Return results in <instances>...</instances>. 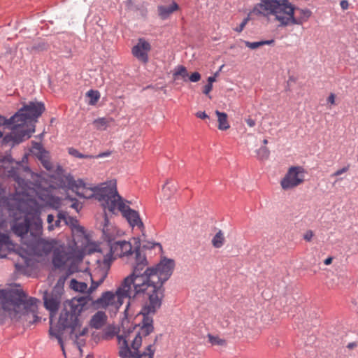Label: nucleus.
Here are the masks:
<instances>
[{"label":"nucleus","instance_id":"obj_1","mask_svg":"<svg viewBox=\"0 0 358 358\" xmlns=\"http://www.w3.org/2000/svg\"><path fill=\"white\" fill-rule=\"evenodd\" d=\"M147 265L145 255L137 249L136 264L130 275L134 281L136 294H141V296L147 299L140 314L146 316L145 331L148 334L152 329V317L162 306L164 296V284L171 276L176 264L173 259L163 257L155 266L146 267Z\"/></svg>","mask_w":358,"mask_h":358},{"label":"nucleus","instance_id":"obj_2","mask_svg":"<svg viewBox=\"0 0 358 358\" xmlns=\"http://www.w3.org/2000/svg\"><path fill=\"white\" fill-rule=\"evenodd\" d=\"M106 273L101 269H95L91 274V286L90 288L87 284L84 282H79L76 279L71 280V287L76 292L88 294L87 297L73 298L70 301H66L64 303L59 318L58 320L57 329H50V334L55 337L62 348L63 354L65 355V350L63 340L62 338V331L69 329H71V335H75L76 338L83 336L87 332V329H84L78 334L76 332L77 329H80V324L78 317L81 312L84 310V307L87 303V299L92 300L90 294L92 293L105 280Z\"/></svg>","mask_w":358,"mask_h":358},{"label":"nucleus","instance_id":"obj_3","mask_svg":"<svg viewBox=\"0 0 358 358\" xmlns=\"http://www.w3.org/2000/svg\"><path fill=\"white\" fill-rule=\"evenodd\" d=\"M35 186L33 189L23 187L22 194L30 197L29 200L33 203V206L26 212L22 220H17L13 226L15 234L21 238H24L29 231L32 238H37L43 234V222L40 217L41 205L38 201L55 209L59 208L62 204L61 199L54 195L55 187L52 185L47 188H43L40 185Z\"/></svg>","mask_w":358,"mask_h":358},{"label":"nucleus","instance_id":"obj_4","mask_svg":"<svg viewBox=\"0 0 358 358\" xmlns=\"http://www.w3.org/2000/svg\"><path fill=\"white\" fill-rule=\"evenodd\" d=\"M255 9L264 15H273L280 27L302 25L313 14L310 9L296 7L289 0H261Z\"/></svg>","mask_w":358,"mask_h":358},{"label":"nucleus","instance_id":"obj_5","mask_svg":"<svg viewBox=\"0 0 358 358\" xmlns=\"http://www.w3.org/2000/svg\"><path fill=\"white\" fill-rule=\"evenodd\" d=\"M40 301L35 297H27L22 289L10 290L5 297L2 307L10 319L24 320L28 325L41 321L38 315V303Z\"/></svg>","mask_w":358,"mask_h":358},{"label":"nucleus","instance_id":"obj_6","mask_svg":"<svg viewBox=\"0 0 358 358\" xmlns=\"http://www.w3.org/2000/svg\"><path fill=\"white\" fill-rule=\"evenodd\" d=\"M66 187L74 192L78 196L84 199L94 197L104 209H108L110 201L114 196H117V181L110 180L101 185V187H87L81 180H75L73 177L66 178Z\"/></svg>","mask_w":358,"mask_h":358},{"label":"nucleus","instance_id":"obj_7","mask_svg":"<svg viewBox=\"0 0 358 358\" xmlns=\"http://www.w3.org/2000/svg\"><path fill=\"white\" fill-rule=\"evenodd\" d=\"M143 320L141 323V329L139 332L135 334V336L132 341L131 343V348L134 350V352H132L128 345V342L130 340V334L133 331H129L128 334H123L121 335H117V341L118 344L120 345V350H119V356L120 358H131V357H136V358H153L154 353L155 351V349L154 348V344H150L148 345L145 351L143 353H139V348L141 346L142 344V337L148 336L150 333H152L154 330L153 327V322L151 323V326L152 327V329L149 331L148 334L146 333L145 329V317L146 316L145 315H142Z\"/></svg>","mask_w":358,"mask_h":358},{"label":"nucleus","instance_id":"obj_8","mask_svg":"<svg viewBox=\"0 0 358 358\" xmlns=\"http://www.w3.org/2000/svg\"><path fill=\"white\" fill-rule=\"evenodd\" d=\"M141 296V294H136L134 281L129 275L124 278L115 292H105L101 296L93 301L92 303L97 308H107L110 307L112 310L117 311L124 303L125 299H130L135 296Z\"/></svg>","mask_w":358,"mask_h":358},{"label":"nucleus","instance_id":"obj_9","mask_svg":"<svg viewBox=\"0 0 358 358\" xmlns=\"http://www.w3.org/2000/svg\"><path fill=\"white\" fill-rule=\"evenodd\" d=\"M13 117L14 115L8 119L0 115V142L2 145L14 147L30 138V132L21 130L18 120Z\"/></svg>","mask_w":358,"mask_h":358},{"label":"nucleus","instance_id":"obj_10","mask_svg":"<svg viewBox=\"0 0 358 358\" xmlns=\"http://www.w3.org/2000/svg\"><path fill=\"white\" fill-rule=\"evenodd\" d=\"M103 234L105 240L108 243L110 252L104 256L103 262L104 266L110 267L111 263L117 257H129L134 254L136 255V250L139 249L142 252L139 246H136L133 250V247L129 241L125 240H115L113 238L112 235L108 232V225L105 224L103 227Z\"/></svg>","mask_w":358,"mask_h":358},{"label":"nucleus","instance_id":"obj_11","mask_svg":"<svg viewBox=\"0 0 358 358\" xmlns=\"http://www.w3.org/2000/svg\"><path fill=\"white\" fill-rule=\"evenodd\" d=\"M45 110L44 104L41 102L30 101L24 104L23 107L19 109L14 114L13 119L18 120V125L21 130H25L30 132V137L34 132V127L29 128L28 123L36 121Z\"/></svg>","mask_w":358,"mask_h":358},{"label":"nucleus","instance_id":"obj_12","mask_svg":"<svg viewBox=\"0 0 358 358\" xmlns=\"http://www.w3.org/2000/svg\"><path fill=\"white\" fill-rule=\"evenodd\" d=\"M127 203H129L128 201L123 199L117 193V196H114L113 200L110 201L108 210L112 213H115L116 210L120 212L132 229L136 227L143 233L145 226L140 217L138 212L131 209Z\"/></svg>","mask_w":358,"mask_h":358},{"label":"nucleus","instance_id":"obj_13","mask_svg":"<svg viewBox=\"0 0 358 358\" xmlns=\"http://www.w3.org/2000/svg\"><path fill=\"white\" fill-rule=\"evenodd\" d=\"M306 171L303 166H292L280 181V185L284 190L296 187L305 181Z\"/></svg>","mask_w":358,"mask_h":358},{"label":"nucleus","instance_id":"obj_14","mask_svg":"<svg viewBox=\"0 0 358 358\" xmlns=\"http://www.w3.org/2000/svg\"><path fill=\"white\" fill-rule=\"evenodd\" d=\"M41 236L32 238L31 241L26 243L27 246L39 256L50 254L56 247L59 246V243L62 241L56 238H43Z\"/></svg>","mask_w":358,"mask_h":358},{"label":"nucleus","instance_id":"obj_15","mask_svg":"<svg viewBox=\"0 0 358 358\" xmlns=\"http://www.w3.org/2000/svg\"><path fill=\"white\" fill-rule=\"evenodd\" d=\"M151 49V45L147 40L139 38L137 43L131 48V54L138 61L146 64L149 62V52Z\"/></svg>","mask_w":358,"mask_h":358},{"label":"nucleus","instance_id":"obj_16","mask_svg":"<svg viewBox=\"0 0 358 358\" xmlns=\"http://www.w3.org/2000/svg\"><path fill=\"white\" fill-rule=\"evenodd\" d=\"M52 252V264L56 268L62 267L70 259L69 253L66 251L65 244L62 241L59 243V246L56 247Z\"/></svg>","mask_w":358,"mask_h":358},{"label":"nucleus","instance_id":"obj_17","mask_svg":"<svg viewBox=\"0 0 358 358\" xmlns=\"http://www.w3.org/2000/svg\"><path fill=\"white\" fill-rule=\"evenodd\" d=\"M61 303L60 297L53 294L45 295L44 306L50 312V315L56 314Z\"/></svg>","mask_w":358,"mask_h":358},{"label":"nucleus","instance_id":"obj_18","mask_svg":"<svg viewBox=\"0 0 358 358\" xmlns=\"http://www.w3.org/2000/svg\"><path fill=\"white\" fill-rule=\"evenodd\" d=\"M179 9V6L178 3L175 1H173L172 3L169 6H158V13L159 17L162 20L167 19L171 13L178 10Z\"/></svg>","mask_w":358,"mask_h":358},{"label":"nucleus","instance_id":"obj_19","mask_svg":"<svg viewBox=\"0 0 358 358\" xmlns=\"http://www.w3.org/2000/svg\"><path fill=\"white\" fill-rule=\"evenodd\" d=\"M107 316L105 313L98 311L91 319L90 324L92 327L99 329H101L106 323Z\"/></svg>","mask_w":358,"mask_h":358},{"label":"nucleus","instance_id":"obj_20","mask_svg":"<svg viewBox=\"0 0 358 358\" xmlns=\"http://www.w3.org/2000/svg\"><path fill=\"white\" fill-rule=\"evenodd\" d=\"M215 114L217 117L218 129L222 131L227 130L230 127V124L228 122L227 114L224 112H220L215 110Z\"/></svg>","mask_w":358,"mask_h":358},{"label":"nucleus","instance_id":"obj_21","mask_svg":"<svg viewBox=\"0 0 358 358\" xmlns=\"http://www.w3.org/2000/svg\"><path fill=\"white\" fill-rule=\"evenodd\" d=\"M113 121L112 117H99L93 121V125L97 130H106L108 126V124Z\"/></svg>","mask_w":358,"mask_h":358},{"label":"nucleus","instance_id":"obj_22","mask_svg":"<svg viewBox=\"0 0 358 358\" xmlns=\"http://www.w3.org/2000/svg\"><path fill=\"white\" fill-rule=\"evenodd\" d=\"M275 41L273 39L271 40H266L261 41L257 42H250V41H244L245 46L250 49H256L264 45H271L274 43Z\"/></svg>","mask_w":358,"mask_h":358},{"label":"nucleus","instance_id":"obj_23","mask_svg":"<svg viewBox=\"0 0 358 358\" xmlns=\"http://www.w3.org/2000/svg\"><path fill=\"white\" fill-rule=\"evenodd\" d=\"M224 243V236L221 230L214 236L212 239V244L215 248H220Z\"/></svg>","mask_w":358,"mask_h":358},{"label":"nucleus","instance_id":"obj_24","mask_svg":"<svg viewBox=\"0 0 358 358\" xmlns=\"http://www.w3.org/2000/svg\"><path fill=\"white\" fill-rule=\"evenodd\" d=\"M48 152H46L45 150H43L40 152V155L38 156V159L41 161L43 166L47 170H50L52 166H51L50 162L48 159Z\"/></svg>","mask_w":358,"mask_h":358},{"label":"nucleus","instance_id":"obj_25","mask_svg":"<svg viewBox=\"0 0 358 358\" xmlns=\"http://www.w3.org/2000/svg\"><path fill=\"white\" fill-rule=\"evenodd\" d=\"M87 96L90 99V104L94 105L100 98V94L97 90H90L87 92Z\"/></svg>","mask_w":358,"mask_h":358},{"label":"nucleus","instance_id":"obj_26","mask_svg":"<svg viewBox=\"0 0 358 358\" xmlns=\"http://www.w3.org/2000/svg\"><path fill=\"white\" fill-rule=\"evenodd\" d=\"M68 152L70 155L79 159H91L93 157L91 155L80 153L77 149L74 148H68Z\"/></svg>","mask_w":358,"mask_h":358},{"label":"nucleus","instance_id":"obj_27","mask_svg":"<svg viewBox=\"0 0 358 358\" xmlns=\"http://www.w3.org/2000/svg\"><path fill=\"white\" fill-rule=\"evenodd\" d=\"M187 76V71L184 66L180 65L175 69V71L173 73L174 79H177L178 76H181L182 78H185Z\"/></svg>","mask_w":358,"mask_h":358},{"label":"nucleus","instance_id":"obj_28","mask_svg":"<svg viewBox=\"0 0 358 358\" xmlns=\"http://www.w3.org/2000/svg\"><path fill=\"white\" fill-rule=\"evenodd\" d=\"M208 338L209 342L213 345H226V341L224 339H222L219 338L218 336H215L211 334H208Z\"/></svg>","mask_w":358,"mask_h":358},{"label":"nucleus","instance_id":"obj_29","mask_svg":"<svg viewBox=\"0 0 358 358\" xmlns=\"http://www.w3.org/2000/svg\"><path fill=\"white\" fill-rule=\"evenodd\" d=\"M257 155H258V157L260 159H266L268 158L269 155H270V151L266 147L264 146V147L260 148L257 150Z\"/></svg>","mask_w":358,"mask_h":358},{"label":"nucleus","instance_id":"obj_30","mask_svg":"<svg viewBox=\"0 0 358 358\" xmlns=\"http://www.w3.org/2000/svg\"><path fill=\"white\" fill-rule=\"evenodd\" d=\"M159 247V250H162V246L161 245L160 243H153V242H147L145 243H144L142 246V248L143 249H148V250H150V249H152L154 248L155 247Z\"/></svg>","mask_w":358,"mask_h":358},{"label":"nucleus","instance_id":"obj_31","mask_svg":"<svg viewBox=\"0 0 358 358\" xmlns=\"http://www.w3.org/2000/svg\"><path fill=\"white\" fill-rule=\"evenodd\" d=\"M48 48V45L46 43L41 42L32 47V50L36 51H43Z\"/></svg>","mask_w":358,"mask_h":358},{"label":"nucleus","instance_id":"obj_32","mask_svg":"<svg viewBox=\"0 0 358 358\" xmlns=\"http://www.w3.org/2000/svg\"><path fill=\"white\" fill-rule=\"evenodd\" d=\"M13 159L10 155V154H6L3 156H0V162L1 164H11Z\"/></svg>","mask_w":358,"mask_h":358},{"label":"nucleus","instance_id":"obj_33","mask_svg":"<svg viewBox=\"0 0 358 358\" xmlns=\"http://www.w3.org/2000/svg\"><path fill=\"white\" fill-rule=\"evenodd\" d=\"M78 221L76 217H71L69 215L67 218V221L65 223V225L71 226V227H76L78 225Z\"/></svg>","mask_w":358,"mask_h":358},{"label":"nucleus","instance_id":"obj_34","mask_svg":"<svg viewBox=\"0 0 358 358\" xmlns=\"http://www.w3.org/2000/svg\"><path fill=\"white\" fill-rule=\"evenodd\" d=\"M57 217L61 222H64V223L65 224L66 222L67 221L69 215L66 211L59 210Z\"/></svg>","mask_w":358,"mask_h":358},{"label":"nucleus","instance_id":"obj_35","mask_svg":"<svg viewBox=\"0 0 358 358\" xmlns=\"http://www.w3.org/2000/svg\"><path fill=\"white\" fill-rule=\"evenodd\" d=\"M57 217L61 222H64V223L65 224L66 222L67 221L69 215L66 211L59 210Z\"/></svg>","mask_w":358,"mask_h":358},{"label":"nucleus","instance_id":"obj_36","mask_svg":"<svg viewBox=\"0 0 358 358\" xmlns=\"http://www.w3.org/2000/svg\"><path fill=\"white\" fill-rule=\"evenodd\" d=\"M55 222V216L52 214H49L47 217V222L48 224V229L51 231L53 230V223Z\"/></svg>","mask_w":358,"mask_h":358},{"label":"nucleus","instance_id":"obj_37","mask_svg":"<svg viewBox=\"0 0 358 358\" xmlns=\"http://www.w3.org/2000/svg\"><path fill=\"white\" fill-rule=\"evenodd\" d=\"M248 21H249L248 17L244 18L243 20L242 21V22L239 24V26L236 27L234 29V31H236V32H238V33L241 32L243 30V29L245 28V27L247 24Z\"/></svg>","mask_w":358,"mask_h":358},{"label":"nucleus","instance_id":"obj_38","mask_svg":"<svg viewBox=\"0 0 358 358\" xmlns=\"http://www.w3.org/2000/svg\"><path fill=\"white\" fill-rule=\"evenodd\" d=\"M350 169V165H347L344 167H343L342 169H338L336 171H335L332 175L331 176L334 177V176H341V174L347 172Z\"/></svg>","mask_w":358,"mask_h":358},{"label":"nucleus","instance_id":"obj_39","mask_svg":"<svg viewBox=\"0 0 358 358\" xmlns=\"http://www.w3.org/2000/svg\"><path fill=\"white\" fill-rule=\"evenodd\" d=\"M201 79V75L199 72H194L192 73L189 76V80L191 82H198Z\"/></svg>","mask_w":358,"mask_h":358},{"label":"nucleus","instance_id":"obj_40","mask_svg":"<svg viewBox=\"0 0 358 358\" xmlns=\"http://www.w3.org/2000/svg\"><path fill=\"white\" fill-rule=\"evenodd\" d=\"M313 231L311 230H308L307 231L305 234L303 235V238L304 240H306V241H310L311 239L313 238Z\"/></svg>","mask_w":358,"mask_h":358},{"label":"nucleus","instance_id":"obj_41","mask_svg":"<svg viewBox=\"0 0 358 358\" xmlns=\"http://www.w3.org/2000/svg\"><path fill=\"white\" fill-rule=\"evenodd\" d=\"M196 117L202 120L209 118L208 115L206 113L205 111H198L196 113Z\"/></svg>","mask_w":358,"mask_h":358},{"label":"nucleus","instance_id":"obj_42","mask_svg":"<svg viewBox=\"0 0 358 358\" xmlns=\"http://www.w3.org/2000/svg\"><path fill=\"white\" fill-rule=\"evenodd\" d=\"M212 89H213V85H211V84H206L203 87V93L205 94L206 95H208L209 93L210 92V91L212 90Z\"/></svg>","mask_w":358,"mask_h":358},{"label":"nucleus","instance_id":"obj_43","mask_svg":"<svg viewBox=\"0 0 358 358\" xmlns=\"http://www.w3.org/2000/svg\"><path fill=\"white\" fill-rule=\"evenodd\" d=\"M335 99H336V95L334 93H331L327 99V103H330L331 105H334L335 104Z\"/></svg>","mask_w":358,"mask_h":358},{"label":"nucleus","instance_id":"obj_44","mask_svg":"<svg viewBox=\"0 0 358 358\" xmlns=\"http://www.w3.org/2000/svg\"><path fill=\"white\" fill-rule=\"evenodd\" d=\"M340 5L343 10H347L349 7V3L347 0H341Z\"/></svg>","mask_w":358,"mask_h":358},{"label":"nucleus","instance_id":"obj_45","mask_svg":"<svg viewBox=\"0 0 358 358\" xmlns=\"http://www.w3.org/2000/svg\"><path fill=\"white\" fill-rule=\"evenodd\" d=\"M246 122H247V124L250 127H253L254 126H255L256 124V122H255V120H253V119H251V118H248L246 120Z\"/></svg>","mask_w":358,"mask_h":358},{"label":"nucleus","instance_id":"obj_46","mask_svg":"<svg viewBox=\"0 0 358 358\" xmlns=\"http://www.w3.org/2000/svg\"><path fill=\"white\" fill-rule=\"evenodd\" d=\"M15 180L17 182V183L21 185H25L27 186V182H25V180L20 177H16L15 178Z\"/></svg>","mask_w":358,"mask_h":358},{"label":"nucleus","instance_id":"obj_47","mask_svg":"<svg viewBox=\"0 0 358 358\" xmlns=\"http://www.w3.org/2000/svg\"><path fill=\"white\" fill-rule=\"evenodd\" d=\"M61 222H62L58 218L56 220H55V222L53 223V230L55 228L60 227H61Z\"/></svg>","mask_w":358,"mask_h":358},{"label":"nucleus","instance_id":"obj_48","mask_svg":"<svg viewBox=\"0 0 358 358\" xmlns=\"http://www.w3.org/2000/svg\"><path fill=\"white\" fill-rule=\"evenodd\" d=\"M171 181H169V180H167V181H166V184H165V185H164V187H163V190H164V192H166L168 189H169V188H170V186H169V185H171Z\"/></svg>","mask_w":358,"mask_h":358},{"label":"nucleus","instance_id":"obj_49","mask_svg":"<svg viewBox=\"0 0 358 358\" xmlns=\"http://www.w3.org/2000/svg\"><path fill=\"white\" fill-rule=\"evenodd\" d=\"M332 260H333V257H329L328 258H327V259L324 260V264H325V265H329V264H331Z\"/></svg>","mask_w":358,"mask_h":358},{"label":"nucleus","instance_id":"obj_50","mask_svg":"<svg viewBox=\"0 0 358 358\" xmlns=\"http://www.w3.org/2000/svg\"><path fill=\"white\" fill-rule=\"evenodd\" d=\"M215 81V76H210L208 78V83L207 84H211L213 85V83Z\"/></svg>","mask_w":358,"mask_h":358},{"label":"nucleus","instance_id":"obj_51","mask_svg":"<svg viewBox=\"0 0 358 358\" xmlns=\"http://www.w3.org/2000/svg\"><path fill=\"white\" fill-rule=\"evenodd\" d=\"M356 346H357L356 343L352 342V343H348V346H347V347H348V348H349V349H352L353 348H355V347H356Z\"/></svg>","mask_w":358,"mask_h":358},{"label":"nucleus","instance_id":"obj_52","mask_svg":"<svg viewBox=\"0 0 358 358\" xmlns=\"http://www.w3.org/2000/svg\"><path fill=\"white\" fill-rule=\"evenodd\" d=\"M71 207L76 209V210L78 211L79 208V203L78 202H74L72 203Z\"/></svg>","mask_w":358,"mask_h":358},{"label":"nucleus","instance_id":"obj_53","mask_svg":"<svg viewBox=\"0 0 358 358\" xmlns=\"http://www.w3.org/2000/svg\"><path fill=\"white\" fill-rule=\"evenodd\" d=\"M23 267H24V266L19 263L15 264V268L17 271H21Z\"/></svg>","mask_w":358,"mask_h":358},{"label":"nucleus","instance_id":"obj_54","mask_svg":"<svg viewBox=\"0 0 358 358\" xmlns=\"http://www.w3.org/2000/svg\"><path fill=\"white\" fill-rule=\"evenodd\" d=\"M110 155L109 152H104V153H101L98 155L99 157H106V156H108Z\"/></svg>","mask_w":358,"mask_h":358},{"label":"nucleus","instance_id":"obj_55","mask_svg":"<svg viewBox=\"0 0 358 358\" xmlns=\"http://www.w3.org/2000/svg\"><path fill=\"white\" fill-rule=\"evenodd\" d=\"M83 345H84V343H83V341L77 342V345L80 350L81 346Z\"/></svg>","mask_w":358,"mask_h":358},{"label":"nucleus","instance_id":"obj_56","mask_svg":"<svg viewBox=\"0 0 358 358\" xmlns=\"http://www.w3.org/2000/svg\"><path fill=\"white\" fill-rule=\"evenodd\" d=\"M134 329H135V327H133V329L131 330L130 329L128 330L127 332H125L126 334H128V332L130 331H134ZM134 334V332L131 333L130 334V338L131 337V334Z\"/></svg>","mask_w":358,"mask_h":358},{"label":"nucleus","instance_id":"obj_57","mask_svg":"<svg viewBox=\"0 0 358 358\" xmlns=\"http://www.w3.org/2000/svg\"><path fill=\"white\" fill-rule=\"evenodd\" d=\"M24 264H26V266H28V265H29V263H28L29 259H28L27 258L24 259Z\"/></svg>","mask_w":358,"mask_h":358},{"label":"nucleus","instance_id":"obj_58","mask_svg":"<svg viewBox=\"0 0 358 358\" xmlns=\"http://www.w3.org/2000/svg\"><path fill=\"white\" fill-rule=\"evenodd\" d=\"M268 143V140L267 139H264L263 140V144L264 145H266Z\"/></svg>","mask_w":358,"mask_h":358},{"label":"nucleus","instance_id":"obj_59","mask_svg":"<svg viewBox=\"0 0 358 358\" xmlns=\"http://www.w3.org/2000/svg\"><path fill=\"white\" fill-rule=\"evenodd\" d=\"M87 358H89V357H87Z\"/></svg>","mask_w":358,"mask_h":358}]
</instances>
